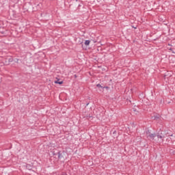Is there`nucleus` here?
<instances>
[{
    "label": "nucleus",
    "mask_w": 175,
    "mask_h": 175,
    "mask_svg": "<svg viewBox=\"0 0 175 175\" xmlns=\"http://www.w3.org/2000/svg\"><path fill=\"white\" fill-rule=\"evenodd\" d=\"M105 88H107H107H108V87H105Z\"/></svg>",
    "instance_id": "39448f33"
},
{
    "label": "nucleus",
    "mask_w": 175,
    "mask_h": 175,
    "mask_svg": "<svg viewBox=\"0 0 175 175\" xmlns=\"http://www.w3.org/2000/svg\"><path fill=\"white\" fill-rule=\"evenodd\" d=\"M64 81H55V84H63Z\"/></svg>",
    "instance_id": "7ed1b4c3"
},
{
    "label": "nucleus",
    "mask_w": 175,
    "mask_h": 175,
    "mask_svg": "<svg viewBox=\"0 0 175 175\" xmlns=\"http://www.w3.org/2000/svg\"><path fill=\"white\" fill-rule=\"evenodd\" d=\"M96 87H98V88H103V87H102V85L100 84H97Z\"/></svg>",
    "instance_id": "20e7f679"
},
{
    "label": "nucleus",
    "mask_w": 175,
    "mask_h": 175,
    "mask_svg": "<svg viewBox=\"0 0 175 175\" xmlns=\"http://www.w3.org/2000/svg\"><path fill=\"white\" fill-rule=\"evenodd\" d=\"M147 138L149 139V140H154L155 142H159V139H162V136L161 135H155V134H152L150 133V131H148L146 133Z\"/></svg>",
    "instance_id": "f257e3e1"
},
{
    "label": "nucleus",
    "mask_w": 175,
    "mask_h": 175,
    "mask_svg": "<svg viewBox=\"0 0 175 175\" xmlns=\"http://www.w3.org/2000/svg\"><path fill=\"white\" fill-rule=\"evenodd\" d=\"M90 43H91V41L87 40L85 41V46H90Z\"/></svg>",
    "instance_id": "f03ea898"
}]
</instances>
